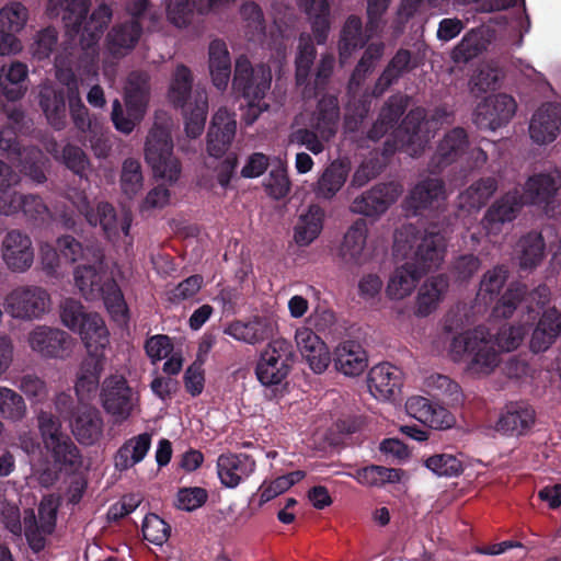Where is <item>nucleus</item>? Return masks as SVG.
I'll list each match as a JSON object with an SVG mask.
<instances>
[{"label": "nucleus", "mask_w": 561, "mask_h": 561, "mask_svg": "<svg viewBox=\"0 0 561 561\" xmlns=\"http://www.w3.org/2000/svg\"><path fill=\"white\" fill-rule=\"evenodd\" d=\"M208 68L213 84L225 90L231 76V60L226 43L213 41L208 49Z\"/></svg>", "instance_id": "obj_42"}, {"label": "nucleus", "mask_w": 561, "mask_h": 561, "mask_svg": "<svg viewBox=\"0 0 561 561\" xmlns=\"http://www.w3.org/2000/svg\"><path fill=\"white\" fill-rule=\"evenodd\" d=\"M247 35L251 41L260 39L264 34V18L257 4L247 2L240 9Z\"/></svg>", "instance_id": "obj_64"}, {"label": "nucleus", "mask_w": 561, "mask_h": 561, "mask_svg": "<svg viewBox=\"0 0 561 561\" xmlns=\"http://www.w3.org/2000/svg\"><path fill=\"white\" fill-rule=\"evenodd\" d=\"M89 7V0H49L47 13L51 18L60 16L65 25L76 32L84 22L81 44L85 50V58L91 62L89 72L93 79H96V49L94 46L112 18V10L110 7L101 4L91 14L89 21H85Z\"/></svg>", "instance_id": "obj_2"}, {"label": "nucleus", "mask_w": 561, "mask_h": 561, "mask_svg": "<svg viewBox=\"0 0 561 561\" xmlns=\"http://www.w3.org/2000/svg\"><path fill=\"white\" fill-rule=\"evenodd\" d=\"M401 192L400 185L396 183L377 185L356 197L351 205V210L365 216H378L398 199Z\"/></svg>", "instance_id": "obj_32"}, {"label": "nucleus", "mask_w": 561, "mask_h": 561, "mask_svg": "<svg viewBox=\"0 0 561 561\" xmlns=\"http://www.w3.org/2000/svg\"><path fill=\"white\" fill-rule=\"evenodd\" d=\"M145 158L153 175L169 184L175 183L181 174V167L173 156L171 122L157 116L145 145Z\"/></svg>", "instance_id": "obj_9"}, {"label": "nucleus", "mask_w": 561, "mask_h": 561, "mask_svg": "<svg viewBox=\"0 0 561 561\" xmlns=\"http://www.w3.org/2000/svg\"><path fill=\"white\" fill-rule=\"evenodd\" d=\"M561 188V172L551 170L530 175L520 194L524 204L534 205L547 215L556 209V196Z\"/></svg>", "instance_id": "obj_20"}, {"label": "nucleus", "mask_w": 561, "mask_h": 561, "mask_svg": "<svg viewBox=\"0 0 561 561\" xmlns=\"http://www.w3.org/2000/svg\"><path fill=\"white\" fill-rule=\"evenodd\" d=\"M525 205L518 190L507 192L497 198L485 211L482 227L486 236H497L503 226L513 221Z\"/></svg>", "instance_id": "obj_27"}, {"label": "nucleus", "mask_w": 561, "mask_h": 561, "mask_svg": "<svg viewBox=\"0 0 561 561\" xmlns=\"http://www.w3.org/2000/svg\"><path fill=\"white\" fill-rule=\"evenodd\" d=\"M316 58V48L309 35L302 34L299 38L298 53L296 57V80L304 84L309 77L310 69Z\"/></svg>", "instance_id": "obj_62"}, {"label": "nucleus", "mask_w": 561, "mask_h": 561, "mask_svg": "<svg viewBox=\"0 0 561 561\" xmlns=\"http://www.w3.org/2000/svg\"><path fill=\"white\" fill-rule=\"evenodd\" d=\"M528 133L537 145L553 142L561 133V105L545 103L531 115Z\"/></svg>", "instance_id": "obj_28"}, {"label": "nucleus", "mask_w": 561, "mask_h": 561, "mask_svg": "<svg viewBox=\"0 0 561 561\" xmlns=\"http://www.w3.org/2000/svg\"><path fill=\"white\" fill-rule=\"evenodd\" d=\"M60 322L70 331L79 334L88 354L99 355L110 345V332L103 318L96 312L85 311L82 304L66 298L59 306Z\"/></svg>", "instance_id": "obj_7"}, {"label": "nucleus", "mask_w": 561, "mask_h": 561, "mask_svg": "<svg viewBox=\"0 0 561 561\" xmlns=\"http://www.w3.org/2000/svg\"><path fill=\"white\" fill-rule=\"evenodd\" d=\"M7 313L16 320H42L53 309L51 296L47 289L35 285H24L12 289L4 298Z\"/></svg>", "instance_id": "obj_12"}, {"label": "nucleus", "mask_w": 561, "mask_h": 561, "mask_svg": "<svg viewBox=\"0 0 561 561\" xmlns=\"http://www.w3.org/2000/svg\"><path fill=\"white\" fill-rule=\"evenodd\" d=\"M394 255L405 261L396 266L389 276L386 295L400 301L410 297L423 275L440 265L445 257L446 238L434 230L420 234L412 225L396 231Z\"/></svg>", "instance_id": "obj_1"}, {"label": "nucleus", "mask_w": 561, "mask_h": 561, "mask_svg": "<svg viewBox=\"0 0 561 561\" xmlns=\"http://www.w3.org/2000/svg\"><path fill=\"white\" fill-rule=\"evenodd\" d=\"M488 39L480 30H471L465 34L458 45L451 51V58L455 62H467L488 47Z\"/></svg>", "instance_id": "obj_54"}, {"label": "nucleus", "mask_w": 561, "mask_h": 561, "mask_svg": "<svg viewBox=\"0 0 561 561\" xmlns=\"http://www.w3.org/2000/svg\"><path fill=\"white\" fill-rule=\"evenodd\" d=\"M517 103L513 96L499 93L485 98L474 111L473 121L480 128L496 130L514 117Z\"/></svg>", "instance_id": "obj_23"}, {"label": "nucleus", "mask_w": 561, "mask_h": 561, "mask_svg": "<svg viewBox=\"0 0 561 561\" xmlns=\"http://www.w3.org/2000/svg\"><path fill=\"white\" fill-rule=\"evenodd\" d=\"M446 192L444 184L438 179H427L420 182L411 192L409 203L410 206L420 209L433 206L445 199Z\"/></svg>", "instance_id": "obj_50"}, {"label": "nucleus", "mask_w": 561, "mask_h": 561, "mask_svg": "<svg viewBox=\"0 0 561 561\" xmlns=\"http://www.w3.org/2000/svg\"><path fill=\"white\" fill-rule=\"evenodd\" d=\"M534 410L520 403L507 405L500 415L495 430L504 434H523L534 423Z\"/></svg>", "instance_id": "obj_44"}, {"label": "nucleus", "mask_w": 561, "mask_h": 561, "mask_svg": "<svg viewBox=\"0 0 561 561\" xmlns=\"http://www.w3.org/2000/svg\"><path fill=\"white\" fill-rule=\"evenodd\" d=\"M507 278V270L503 266L488 271L481 282L477 294V301L481 305H489L499 295Z\"/></svg>", "instance_id": "obj_58"}, {"label": "nucleus", "mask_w": 561, "mask_h": 561, "mask_svg": "<svg viewBox=\"0 0 561 561\" xmlns=\"http://www.w3.org/2000/svg\"><path fill=\"white\" fill-rule=\"evenodd\" d=\"M299 3L311 21L318 44H323L330 26L328 0H299Z\"/></svg>", "instance_id": "obj_53"}, {"label": "nucleus", "mask_w": 561, "mask_h": 561, "mask_svg": "<svg viewBox=\"0 0 561 561\" xmlns=\"http://www.w3.org/2000/svg\"><path fill=\"white\" fill-rule=\"evenodd\" d=\"M37 426L44 447L54 461V469L41 471L34 467L33 473L41 484L48 486L56 480L57 470L76 468L80 463L79 450L61 431L59 419L51 413L41 411L37 415Z\"/></svg>", "instance_id": "obj_5"}, {"label": "nucleus", "mask_w": 561, "mask_h": 561, "mask_svg": "<svg viewBox=\"0 0 561 561\" xmlns=\"http://www.w3.org/2000/svg\"><path fill=\"white\" fill-rule=\"evenodd\" d=\"M323 210L311 205L306 213L299 215L294 230V240L299 247H307L320 234L323 227Z\"/></svg>", "instance_id": "obj_46"}, {"label": "nucleus", "mask_w": 561, "mask_h": 561, "mask_svg": "<svg viewBox=\"0 0 561 561\" xmlns=\"http://www.w3.org/2000/svg\"><path fill=\"white\" fill-rule=\"evenodd\" d=\"M467 135L462 128H455L445 135L439 142L436 153L432 159L434 169L444 168L459 158L466 152Z\"/></svg>", "instance_id": "obj_45"}, {"label": "nucleus", "mask_w": 561, "mask_h": 561, "mask_svg": "<svg viewBox=\"0 0 561 561\" xmlns=\"http://www.w3.org/2000/svg\"><path fill=\"white\" fill-rule=\"evenodd\" d=\"M75 284L80 294L90 301L102 298L112 319L121 324L128 320V308L124 295L115 280L106 277L102 255L93 253L92 264L78 266Z\"/></svg>", "instance_id": "obj_4"}, {"label": "nucleus", "mask_w": 561, "mask_h": 561, "mask_svg": "<svg viewBox=\"0 0 561 561\" xmlns=\"http://www.w3.org/2000/svg\"><path fill=\"white\" fill-rule=\"evenodd\" d=\"M333 362L336 370L348 377L359 376L368 366L365 350L359 343L351 340L336 345Z\"/></svg>", "instance_id": "obj_37"}, {"label": "nucleus", "mask_w": 561, "mask_h": 561, "mask_svg": "<svg viewBox=\"0 0 561 561\" xmlns=\"http://www.w3.org/2000/svg\"><path fill=\"white\" fill-rule=\"evenodd\" d=\"M401 383L402 371L389 363L374 366L367 377L370 394L380 401L393 399L399 393Z\"/></svg>", "instance_id": "obj_36"}, {"label": "nucleus", "mask_w": 561, "mask_h": 561, "mask_svg": "<svg viewBox=\"0 0 561 561\" xmlns=\"http://www.w3.org/2000/svg\"><path fill=\"white\" fill-rule=\"evenodd\" d=\"M407 413L434 430H447L456 424L455 416L444 407L423 397H411L405 402Z\"/></svg>", "instance_id": "obj_34"}, {"label": "nucleus", "mask_w": 561, "mask_h": 561, "mask_svg": "<svg viewBox=\"0 0 561 561\" xmlns=\"http://www.w3.org/2000/svg\"><path fill=\"white\" fill-rule=\"evenodd\" d=\"M26 343L32 352L43 358L64 359L72 352L75 340L59 328L38 324L27 333Z\"/></svg>", "instance_id": "obj_16"}, {"label": "nucleus", "mask_w": 561, "mask_h": 561, "mask_svg": "<svg viewBox=\"0 0 561 561\" xmlns=\"http://www.w3.org/2000/svg\"><path fill=\"white\" fill-rule=\"evenodd\" d=\"M149 76L146 72L134 71L124 88V111L118 100L112 104V121L115 128L123 134H130L145 117L149 100Z\"/></svg>", "instance_id": "obj_10"}, {"label": "nucleus", "mask_w": 561, "mask_h": 561, "mask_svg": "<svg viewBox=\"0 0 561 561\" xmlns=\"http://www.w3.org/2000/svg\"><path fill=\"white\" fill-rule=\"evenodd\" d=\"M389 0H368V23L365 34L362 31V21L357 16H350L342 30L340 39V60L346 61L352 54L364 46L368 38L381 31V15L388 7Z\"/></svg>", "instance_id": "obj_13"}, {"label": "nucleus", "mask_w": 561, "mask_h": 561, "mask_svg": "<svg viewBox=\"0 0 561 561\" xmlns=\"http://www.w3.org/2000/svg\"><path fill=\"white\" fill-rule=\"evenodd\" d=\"M237 130L234 114L220 107L214 115L208 131L207 149L213 158H220L230 147Z\"/></svg>", "instance_id": "obj_35"}, {"label": "nucleus", "mask_w": 561, "mask_h": 561, "mask_svg": "<svg viewBox=\"0 0 561 561\" xmlns=\"http://www.w3.org/2000/svg\"><path fill=\"white\" fill-rule=\"evenodd\" d=\"M271 69L264 65L252 67L247 57H240L236 61L233 88L241 92L247 100V110L243 114V121L247 125H252L260 114L267 110V104L263 98L271 87Z\"/></svg>", "instance_id": "obj_8"}, {"label": "nucleus", "mask_w": 561, "mask_h": 561, "mask_svg": "<svg viewBox=\"0 0 561 561\" xmlns=\"http://www.w3.org/2000/svg\"><path fill=\"white\" fill-rule=\"evenodd\" d=\"M104 352L99 355L88 354L76 382V392L80 402L92 400L98 391L101 374L104 369Z\"/></svg>", "instance_id": "obj_39"}, {"label": "nucleus", "mask_w": 561, "mask_h": 561, "mask_svg": "<svg viewBox=\"0 0 561 561\" xmlns=\"http://www.w3.org/2000/svg\"><path fill=\"white\" fill-rule=\"evenodd\" d=\"M1 256L12 272H25L34 262V249L31 238L16 230L8 232L1 244Z\"/></svg>", "instance_id": "obj_29"}, {"label": "nucleus", "mask_w": 561, "mask_h": 561, "mask_svg": "<svg viewBox=\"0 0 561 561\" xmlns=\"http://www.w3.org/2000/svg\"><path fill=\"white\" fill-rule=\"evenodd\" d=\"M407 98L403 95H394L390 98L386 106L381 110L378 121L369 131V138L379 139L389 129H392L394 123L407 107Z\"/></svg>", "instance_id": "obj_52"}, {"label": "nucleus", "mask_w": 561, "mask_h": 561, "mask_svg": "<svg viewBox=\"0 0 561 561\" xmlns=\"http://www.w3.org/2000/svg\"><path fill=\"white\" fill-rule=\"evenodd\" d=\"M516 255L523 268L537 266L545 255V242L540 233L530 232L516 247Z\"/></svg>", "instance_id": "obj_51"}, {"label": "nucleus", "mask_w": 561, "mask_h": 561, "mask_svg": "<svg viewBox=\"0 0 561 561\" xmlns=\"http://www.w3.org/2000/svg\"><path fill=\"white\" fill-rule=\"evenodd\" d=\"M16 176L0 161V214L12 215L21 208V196L11 190Z\"/></svg>", "instance_id": "obj_57"}, {"label": "nucleus", "mask_w": 561, "mask_h": 561, "mask_svg": "<svg viewBox=\"0 0 561 561\" xmlns=\"http://www.w3.org/2000/svg\"><path fill=\"white\" fill-rule=\"evenodd\" d=\"M289 343L284 339L267 344L257 360L255 375L263 386L279 385L288 375Z\"/></svg>", "instance_id": "obj_18"}, {"label": "nucleus", "mask_w": 561, "mask_h": 561, "mask_svg": "<svg viewBox=\"0 0 561 561\" xmlns=\"http://www.w3.org/2000/svg\"><path fill=\"white\" fill-rule=\"evenodd\" d=\"M497 188V182L494 178H484L473 182L458 196V205L461 209L468 211L479 210Z\"/></svg>", "instance_id": "obj_47"}, {"label": "nucleus", "mask_w": 561, "mask_h": 561, "mask_svg": "<svg viewBox=\"0 0 561 561\" xmlns=\"http://www.w3.org/2000/svg\"><path fill=\"white\" fill-rule=\"evenodd\" d=\"M339 111L335 99H330L324 108L321 104L317 122L313 124L314 130L297 129L290 136V141L305 146L312 153L318 154L323 151L322 140H329L336 131Z\"/></svg>", "instance_id": "obj_19"}, {"label": "nucleus", "mask_w": 561, "mask_h": 561, "mask_svg": "<svg viewBox=\"0 0 561 561\" xmlns=\"http://www.w3.org/2000/svg\"><path fill=\"white\" fill-rule=\"evenodd\" d=\"M70 425L72 434L83 445H93L103 434V420L95 408L80 409Z\"/></svg>", "instance_id": "obj_40"}, {"label": "nucleus", "mask_w": 561, "mask_h": 561, "mask_svg": "<svg viewBox=\"0 0 561 561\" xmlns=\"http://www.w3.org/2000/svg\"><path fill=\"white\" fill-rule=\"evenodd\" d=\"M493 333L485 325H477L455 334L447 354L455 362L463 364L467 374L484 377L492 374L501 363L500 352L493 345Z\"/></svg>", "instance_id": "obj_3"}, {"label": "nucleus", "mask_w": 561, "mask_h": 561, "mask_svg": "<svg viewBox=\"0 0 561 561\" xmlns=\"http://www.w3.org/2000/svg\"><path fill=\"white\" fill-rule=\"evenodd\" d=\"M151 446V436L147 433L139 434L126 440L115 456V467L127 470L139 463L146 457Z\"/></svg>", "instance_id": "obj_48"}, {"label": "nucleus", "mask_w": 561, "mask_h": 561, "mask_svg": "<svg viewBox=\"0 0 561 561\" xmlns=\"http://www.w3.org/2000/svg\"><path fill=\"white\" fill-rule=\"evenodd\" d=\"M305 478L304 471H293L288 474L278 477L272 481H264L260 489V505L272 501L276 496L283 494L289 490L294 484L301 481Z\"/></svg>", "instance_id": "obj_60"}, {"label": "nucleus", "mask_w": 561, "mask_h": 561, "mask_svg": "<svg viewBox=\"0 0 561 561\" xmlns=\"http://www.w3.org/2000/svg\"><path fill=\"white\" fill-rule=\"evenodd\" d=\"M449 287L446 275L428 277L419 288L415 301V314L427 317L433 313L443 301Z\"/></svg>", "instance_id": "obj_38"}, {"label": "nucleus", "mask_w": 561, "mask_h": 561, "mask_svg": "<svg viewBox=\"0 0 561 561\" xmlns=\"http://www.w3.org/2000/svg\"><path fill=\"white\" fill-rule=\"evenodd\" d=\"M15 158L11 161L20 167L21 172L30 176L33 181L42 183L45 180L44 168L46 158L43 152L36 148H23L18 150Z\"/></svg>", "instance_id": "obj_55"}, {"label": "nucleus", "mask_w": 561, "mask_h": 561, "mask_svg": "<svg viewBox=\"0 0 561 561\" xmlns=\"http://www.w3.org/2000/svg\"><path fill=\"white\" fill-rule=\"evenodd\" d=\"M276 330L277 321L273 316L256 314L247 320L232 321L224 333L238 342L256 345L273 336Z\"/></svg>", "instance_id": "obj_25"}, {"label": "nucleus", "mask_w": 561, "mask_h": 561, "mask_svg": "<svg viewBox=\"0 0 561 561\" xmlns=\"http://www.w3.org/2000/svg\"><path fill=\"white\" fill-rule=\"evenodd\" d=\"M358 483L366 486H382L401 480L402 471L382 466H368L350 474Z\"/></svg>", "instance_id": "obj_56"}, {"label": "nucleus", "mask_w": 561, "mask_h": 561, "mask_svg": "<svg viewBox=\"0 0 561 561\" xmlns=\"http://www.w3.org/2000/svg\"><path fill=\"white\" fill-rule=\"evenodd\" d=\"M561 333V312L554 307L543 311L536 329L533 332L530 347L534 352H545Z\"/></svg>", "instance_id": "obj_41"}, {"label": "nucleus", "mask_w": 561, "mask_h": 561, "mask_svg": "<svg viewBox=\"0 0 561 561\" xmlns=\"http://www.w3.org/2000/svg\"><path fill=\"white\" fill-rule=\"evenodd\" d=\"M56 73L59 69L68 70L72 75L73 71L70 68H65L60 59L56 60ZM76 79L77 77L73 76ZM56 79H58L56 77ZM61 87H58L54 82H45L39 89V106L49 123L55 129H62L66 126V100L65 92L68 94V88L66 84L57 80ZM69 101V99L67 98Z\"/></svg>", "instance_id": "obj_24"}, {"label": "nucleus", "mask_w": 561, "mask_h": 561, "mask_svg": "<svg viewBox=\"0 0 561 561\" xmlns=\"http://www.w3.org/2000/svg\"><path fill=\"white\" fill-rule=\"evenodd\" d=\"M58 80L68 88L69 112L75 126L87 135L91 148L98 158L105 157L108 146L103 137V128L96 119H92L79 91V81L68 70L59 69Z\"/></svg>", "instance_id": "obj_11"}, {"label": "nucleus", "mask_w": 561, "mask_h": 561, "mask_svg": "<svg viewBox=\"0 0 561 561\" xmlns=\"http://www.w3.org/2000/svg\"><path fill=\"white\" fill-rule=\"evenodd\" d=\"M256 469L255 460L247 454H222L217 459V474L226 488L234 489Z\"/></svg>", "instance_id": "obj_33"}, {"label": "nucleus", "mask_w": 561, "mask_h": 561, "mask_svg": "<svg viewBox=\"0 0 561 561\" xmlns=\"http://www.w3.org/2000/svg\"><path fill=\"white\" fill-rule=\"evenodd\" d=\"M100 398L106 413L118 423L126 421L138 403V397L119 375L110 376L103 381Z\"/></svg>", "instance_id": "obj_17"}, {"label": "nucleus", "mask_w": 561, "mask_h": 561, "mask_svg": "<svg viewBox=\"0 0 561 561\" xmlns=\"http://www.w3.org/2000/svg\"><path fill=\"white\" fill-rule=\"evenodd\" d=\"M58 506V497L48 495L39 504L38 520L32 510L25 511L24 531L28 545L34 551H41L45 546V536L53 533Z\"/></svg>", "instance_id": "obj_22"}, {"label": "nucleus", "mask_w": 561, "mask_h": 561, "mask_svg": "<svg viewBox=\"0 0 561 561\" xmlns=\"http://www.w3.org/2000/svg\"><path fill=\"white\" fill-rule=\"evenodd\" d=\"M348 167L341 161H333L322 173L316 184V195L321 198H332L344 185Z\"/></svg>", "instance_id": "obj_49"}, {"label": "nucleus", "mask_w": 561, "mask_h": 561, "mask_svg": "<svg viewBox=\"0 0 561 561\" xmlns=\"http://www.w3.org/2000/svg\"><path fill=\"white\" fill-rule=\"evenodd\" d=\"M410 61L411 54L408 50H399L378 79L374 92L381 94L393 81L409 69Z\"/></svg>", "instance_id": "obj_61"}, {"label": "nucleus", "mask_w": 561, "mask_h": 561, "mask_svg": "<svg viewBox=\"0 0 561 561\" xmlns=\"http://www.w3.org/2000/svg\"><path fill=\"white\" fill-rule=\"evenodd\" d=\"M295 343L301 356L316 374H322L330 364V352L321 337L308 325L295 331Z\"/></svg>", "instance_id": "obj_30"}, {"label": "nucleus", "mask_w": 561, "mask_h": 561, "mask_svg": "<svg viewBox=\"0 0 561 561\" xmlns=\"http://www.w3.org/2000/svg\"><path fill=\"white\" fill-rule=\"evenodd\" d=\"M193 76L184 65L174 69L168 88V99L175 106L185 108V133L190 138L202 135L205 127L208 100L205 90L192 91Z\"/></svg>", "instance_id": "obj_6"}, {"label": "nucleus", "mask_w": 561, "mask_h": 561, "mask_svg": "<svg viewBox=\"0 0 561 561\" xmlns=\"http://www.w3.org/2000/svg\"><path fill=\"white\" fill-rule=\"evenodd\" d=\"M144 185V178L139 161L127 159L123 163L121 186L123 193L128 197L137 195Z\"/></svg>", "instance_id": "obj_63"}, {"label": "nucleus", "mask_w": 561, "mask_h": 561, "mask_svg": "<svg viewBox=\"0 0 561 561\" xmlns=\"http://www.w3.org/2000/svg\"><path fill=\"white\" fill-rule=\"evenodd\" d=\"M436 119H425L423 108L411 111L402 124L393 130L394 149H402L410 156L419 154L433 137Z\"/></svg>", "instance_id": "obj_15"}, {"label": "nucleus", "mask_w": 561, "mask_h": 561, "mask_svg": "<svg viewBox=\"0 0 561 561\" xmlns=\"http://www.w3.org/2000/svg\"><path fill=\"white\" fill-rule=\"evenodd\" d=\"M28 68L25 64L14 61L0 70V90L9 101L20 100L26 92Z\"/></svg>", "instance_id": "obj_43"}, {"label": "nucleus", "mask_w": 561, "mask_h": 561, "mask_svg": "<svg viewBox=\"0 0 561 561\" xmlns=\"http://www.w3.org/2000/svg\"><path fill=\"white\" fill-rule=\"evenodd\" d=\"M93 253L90 250L84 251L81 243L70 236H64L57 240V249L49 244L41 247V257L43 267L49 274H58L64 265L77 262L79 259H89Z\"/></svg>", "instance_id": "obj_26"}, {"label": "nucleus", "mask_w": 561, "mask_h": 561, "mask_svg": "<svg viewBox=\"0 0 561 561\" xmlns=\"http://www.w3.org/2000/svg\"><path fill=\"white\" fill-rule=\"evenodd\" d=\"M140 34L141 27L136 21L116 25L108 32L103 53V73L106 78L111 79L114 76L113 64L134 49Z\"/></svg>", "instance_id": "obj_21"}, {"label": "nucleus", "mask_w": 561, "mask_h": 561, "mask_svg": "<svg viewBox=\"0 0 561 561\" xmlns=\"http://www.w3.org/2000/svg\"><path fill=\"white\" fill-rule=\"evenodd\" d=\"M26 412L23 397L11 388L0 386V416L10 422H20Z\"/></svg>", "instance_id": "obj_59"}, {"label": "nucleus", "mask_w": 561, "mask_h": 561, "mask_svg": "<svg viewBox=\"0 0 561 561\" xmlns=\"http://www.w3.org/2000/svg\"><path fill=\"white\" fill-rule=\"evenodd\" d=\"M368 228L363 219L356 220L345 232L340 247V256L353 265H363L371 260L374 251L367 242Z\"/></svg>", "instance_id": "obj_31"}, {"label": "nucleus", "mask_w": 561, "mask_h": 561, "mask_svg": "<svg viewBox=\"0 0 561 561\" xmlns=\"http://www.w3.org/2000/svg\"><path fill=\"white\" fill-rule=\"evenodd\" d=\"M72 203L78 210L84 215L88 222L93 227H100L105 237L116 242L122 236L126 237L130 228V218L124 214L117 216L115 208L105 202H101L95 208L90 209L87 196L83 193H78L76 196H70Z\"/></svg>", "instance_id": "obj_14"}]
</instances>
